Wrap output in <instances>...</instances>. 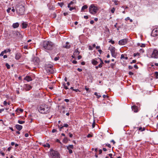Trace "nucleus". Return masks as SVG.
Returning a JSON list of instances; mask_svg holds the SVG:
<instances>
[{
  "label": "nucleus",
  "mask_w": 158,
  "mask_h": 158,
  "mask_svg": "<svg viewBox=\"0 0 158 158\" xmlns=\"http://www.w3.org/2000/svg\"><path fill=\"white\" fill-rule=\"evenodd\" d=\"M18 122L20 124H23V123H24L25 122L24 121L20 120H18Z\"/></svg>",
  "instance_id": "33"
},
{
  "label": "nucleus",
  "mask_w": 158,
  "mask_h": 158,
  "mask_svg": "<svg viewBox=\"0 0 158 158\" xmlns=\"http://www.w3.org/2000/svg\"><path fill=\"white\" fill-rule=\"evenodd\" d=\"M67 147V149H73V145H69Z\"/></svg>",
  "instance_id": "24"
},
{
  "label": "nucleus",
  "mask_w": 158,
  "mask_h": 158,
  "mask_svg": "<svg viewBox=\"0 0 158 158\" xmlns=\"http://www.w3.org/2000/svg\"><path fill=\"white\" fill-rule=\"evenodd\" d=\"M24 80H26L27 81H30L32 80L31 78L29 76H27L24 78Z\"/></svg>",
  "instance_id": "16"
},
{
  "label": "nucleus",
  "mask_w": 158,
  "mask_h": 158,
  "mask_svg": "<svg viewBox=\"0 0 158 158\" xmlns=\"http://www.w3.org/2000/svg\"><path fill=\"white\" fill-rule=\"evenodd\" d=\"M22 26L23 28H25L27 27L28 24L26 22H23L22 23Z\"/></svg>",
  "instance_id": "17"
},
{
  "label": "nucleus",
  "mask_w": 158,
  "mask_h": 158,
  "mask_svg": "<svg viewBox=\"0 0 158 158\" xmlns=\"http://www.w3.org/2000/svg\"><path fill=\"white\" fill-rule=\"evenodd\" d=\"M105 145L106 146H107V147H109V148H110L111 147V145L109 144L106 143Z\"/></svg>",
  "instance_id": "39"
},
{
  "label": "nucleus",
  "mask_w": 158,
  "mask_h": 158,
  "mask_svg": "<svg viewBox=\"0 0 158 158\" xmlns=\"http://www.w3.org/2000/svg\"><path fill=\"white\" fill-rule=\"evenodd\" d=\"M92 127L93 128L95 126V122L94 121L93 123L92 124Z\"/></svg>",
  "instance_id": "49"
},
{
  "label": "nucleus",
  "mask_w": 158,
  "mask_h": 158,
  "mask_svg": "<svg viewBox=\"0 0 158 158\" xmlns=\"http://www.w3.org/2000/svg\"><path fill=\"white\" fill-rule=\"evenodd\" d=\"M69 150V152L70 154H71L73 153V151L71 149H67Z\"/></svg>",
  "instance_id": "41"
},
{
  "label": "nucleus",
  "mask_w": 158,
  "mask_h": 158,
  "mask_svg": "<svg viewBox=\"0 0 158 158\" xmlns=\"http://www.w3.org/2000/svg\"><path fill=\"white\" fill-rule=\"evenodd\" d=\"M63 126L64 127H69V125L67 124H64Z\"/></svg>",
  "instance_id": "44"
},
{
  "label": "nucleus",
  "mask_w": 158,
  "mask_h": 158,
  "mask_svg": "<svg viewBox=\"0 0 158 158\" xmlns=\"http://www.w3.org/2000/svg\"><path fill=\"white\" fill-rule=\"evenodd\" d=\"M129 74L130 75H133L134 73L131 72H129Z\"/></svg>",
  "instance_id": "54"
},
{
  "label": "nucleus",
  "mask_w": 158,
  "mask_h": 158,
  "mask_svg": "<svg viewBox=\"0 0 158 158\" xmlns=\"http://www.w3.org/2000/svg\"><path fill=\"white\" fill-rule=\"evenodd\" d=\"M10 51L11 50L10 49H7L3 51V52H4V53H6L7 52H10Z\"/></svg>",
  "instance_id": "26"
},
{
  "label": "nucleus",
  "mask_w": 158,
  "mask_h": 158,
  "mask_svg": "<svg viewBox=\"0 0 158 158\" xmlns=\"http://www.w3.org/2000/svg\"><path fill=\"white\" fill-rule=\"evenodd\" d=\"M123 58H124L126 60H127V59H128V58L127 56L124 57V55L123 54H122L121 55V59H123Z\"/></svg>",
  "instance_id": "30"
},
{
  "label": "nucleus",
  "mask_w": 158,
  "mask_h": 158,
  "mask_svg": "<svg viewBox=\"0 0 158 158\" xmlns=\"http://www.w3.org/2000/svg\"><path fill=\"white\" fill-rule=\"evenodd\" d=\"M6 67L8 69H10V65H9V64H8L7 63H6Z\"/></svg>",
  "instance_id": "34"
},
{
  "label": "nucleus",
  "mask_w": 158,
  "mask_h": 158,
  "mask_svg": "<svg viewBox=\"0 0 158 158\" xmlns=\"http://www.w3.org/2000/svg\"><path fill=\"white\" fill-rule=\"evenodd\" d=\"M137 45L138 46H140L141 47H144L145 46V44H140L139 43H138L137 44Z\"/></svg>",
  "instance_id": "28"
},
{
  "label": "nucleus",
  "mask_w": 158,
  "mask_h": 158,
  "mask_svg": "<svg viewBox=\"0 0 158 158\" xmlns=\"http://www.w3.org/2000/svg\"><path fill=\"white\" fill-rule=\"evenodd\" d=\"M136 62V60H133L132 62H131L130 63L131 64H132V63H135Z\"/></svg>",
  "instance_id": "45"
},
{
  "label": "nucleus",
  "mask_w": 158,
  "mask_h": 158,
  "mask_svg": "<svg viewBox=\"0 0 158 158\" xmlns=\"http://www.w3.org/2000/svg\"><path fill=\"white\" fill-rule=\"evenodd\" d=\"M16 111L19 112V111H20L21 112H22L23 110V109H17V110H16Z\"/></svg>",
  "instance_id": "38"
},
{
  "label": "nucleus",
  "mask_w": 158,
  "mask_h": 158,
  "mask_svg": "<svg viewBox=\"0 0 158 158\" xmlns=\"http://www.w3.org/2000/svg\"><path fill=\"white\" fill-rule=\"evenodd\" d=\"M80 52L78 51V49L77 48L74 52L73 55H74L77 56L79 55Z\"/></svg>",
  "instance_id": "20"
},
{
  "label": "nucleus",
  "mask_w": 158,
  "mask_h": 158,
  "mask_svg": "<svg viewBox=\"0 0 158 158\" xmlns=\"http://www.w3.org/2000/svg\"><path fill=\"white\" fill-rule=\"evenodd\" d=\"M98 10V8L94 4L90 5L89 8V11L92 14L95 15Z\"/></svg>",
  "instance_id": "3"
},
{
  "label": "nucleus",
  "mask_w": 158,
  "mask_h": 158,
  "mask_svg": "<svg viewBox=\"0 0 158 158\" xmlns=\"http://www.w3.org/2000/svg\"><path fill=\"white\" fill-rule=\"evenodd\" d=\"M114 3L116 5H118V1H114Z\"/></svg>",
  "instance_id": "46"
},
{
  "label": "nucleus",
  "mask_w": 158,
  "mask_h": 158,
  "mask_svg": "<svg viewBox=\"0 0 158 158\" xmlns=\"http://www.w3.org/2000/svg\"><path fill=\"white\" fill-rule=\"evenodd\" d=\"M77 70L79 71V72H81L82 71V69H80L79 68H78L77 69Z\"/></svg>",
  "instance_id": "61"
},
{
  "label": "nucleus",
  "mask_w": 158,
  "mask_h": 158,
  "mask_svg": "<svg viewBox=\"0 0 158 158\" xmlns=\"http://www.w3.org/2000/svg\"><path fill=\"white\" fill-rule=\"evenodd\" d=\"M84 18L85 19H87L88 18V16H84Z\"/></svg>",
  "instance_id": "62"
},
{
  "label": "nucleus",
  "mask_w": 158,
  "mask_h": 158,
  "mask_svg": "<svg viewBox=\"0 0 158 158\" xmlns=\"http://www.w3.org/2000/svg\"><path fill=\"white\" fill-rule=\"evenodd\" d=\"M33 61L34 64L38 66L40 62L39 59L37 57H35L34 58Z\"/></svg>",
  "instance_id": "10"
},
{
  "label": "nucleus",
  "mask_w": 158,
  "mask_h": 158,
  "mask_svg": "<svg viewBox=\"0 0 158 158\" xmlns=\"http://www.w3.org/2000/svg\"><path fill=\"white\" fill-rule=\"evenodd\" d=\"M50 107L46 105H40L39 109V112L42 114H47L50 112Z\"/></svg>",
  "instance_id": "2"
},
{
  "label": "nucleus",
  "mask_w": 158,
  "mask_h": 158,
  "mask_svg": "<svg viewBox=\"0 0 158 158\" xmlns=\"http://www.w3.org/2000/svg\"><path fill=\"white\" fill-rule=\"evenodd\" d=\"M102 150L106 152V151H107V149H106V148H103Z\"/></svg>",
  "instance_id": "60"
},
{
  "label": "nucleus",
  "mask_w": 158,
  "mask_h": 158,
  "mask_svg": "<svg viewBox=\"0 0 158 158\" xmlns=\"http://www.w3.org/2000/svg\"><path fill=\"white\" fill-rule=\"evenodd\" d=\"M133 66L131 65H129L128 66V68L130 69H133Z\"/></svg>",
  "instance_id": "50"
},
{
  "label": "nucleus",
  "mask_w": 158,
  "mask_h": 158,
  "mask_svg": "<svg viewBox=\"0 0 158 158\" xmlns=\"http://www.w3.org/2000/svg\"><path fill=\"white\" fill-rule=\"evenodd\" d=\"M94 22L93 20H92L90 21V23L91 24H94Z\"/></svg>",
  "instance_id": "58"
},
{
  "label": "nucleus",
  "mask_w": 158,
  "mask_h": 158,
  "mask_svg": "<svg viewBox=\"0 0 158 158\" xmlns=\"http://www.w3.org/2000/svg\"><path fill=\"white\" fill-rule=\"evenodd\" d=\"M56 131V130L55 129H53L52 131V133H54Z\"/></svg>",
  "instance_id": "59"
},
{
  "label": "nucleus",
  "mask_w": 158,
  "mask_h": 158,
  "mask_svg": "<svg viewBox=\"0 0 158 158\" xmlns=\"http://www.w3.org/2000/svg\"><path fill=\"white\" fill-rule=\"evenodd\" d=\"M44 147H47L49 148L50 147V145L48 143H46L44 145Z\"/></svg>",
  "instance_id": "31"
},
{
  "label": "nucleus",
  "mask_w": 158,
  "mask_h": 158,
  "mask_svg": "<svg viewBox=\"0 0 158 158\" xmlns=\"http://www.w3.org/2000/svg\"><path fill=\"white\" fill-rule=\"evenodd\" d=\"M109 42L111 43L112 44H113L114 43V42L113 40H110L109 41Z\"/></svg>",
  "instance_id": "52"
},
{
  "label": "nucleus",
  "mask_w": 158,
  "mask_h": 158,
  "mask_svg": "<svg viewBox=\"0 0 158 158\" xmlns=\"http://www.w3.org/2000/svg\"><path fill=\"white\" fill-rule=\"evenodd\" d=\"M85 89L87 92L89 91V88H87L86 86L85 87Z\"/></svg>",
  "instance_id": "56"
},
{
  "label": "nucleus",
  "mask_w": 158,
  "mask_h": 158,
  "mask_svg": "<svg viewBox=\"0 0 158 158\" xmlns=\"http://www.w3.org/2000/svg\"><path fill=\"white\" fill-rule=\"evenodd\" d=\"M140 55V53L139 52H137V53H134L133 54V56L134 57H135L136 56H138V58H139V56Z\"/></svg>",
  "instance_id": "27"
},
{
  "label": "nucleus",
  "mask_w": 158,
  "mask_h": 158,
  "mask_svg": "<svg viewBox=\"0 0 158 158\" xmlns=\"http://www.w3.org/2000/svg\"><path fill=\"white\" fill-rule=\"evenodd\" d=\"M145 127L142 128L141 127H140L138 128V130L140 131H145Z\"/></svg>",
  "instance_id": "23"
},
{
  "label": "nucleus",
  "mask_w": 158,
  "mask_h": 158,
  "mask_svg": "<svg viewBox=\"0 0 158 158\" xmlns=\"http://www.w3.org/2000/svg\"><path fill=\"white\" fill-rule=\"evenodd\" d=\"M139 52L140 53H143L144 52V50L143 49L141 48L139 50Z\"/></svg>",
  "instance_id": "43"
},
{
  "label": "nucleus",
  "mask_w": 158,
  "mask_h": 158,
  "mask_svg": "<svg viewBox=\"0 0 158 158\" xmlns=\"http://www.w3.org/2000/svg\"><path fill=\"white\" fill-rule=\"evenodd\" d=\"M152 58H158V51L156 49H154L151 55Z\"/></svg>",
  "instance_id": "7"
},
{
  "label": "nucleus",
  "mask_w": 158,
  "mask_h": 158,
  "mask_svg": "<svg viewBox=\"0 0 158 158\" xmlns=\"http://www.w3.org/2000/svg\"><path fill=\"white\" fill-rule=\"evenodd\" d=\"M92 136V135H91L90 134H89L87 135V137L88 138H89V137H91Z\"/></svg>",
  "instance_id": "51"
},
{
  "label": "nucleus",
  "mask_w": 158,
  "mask_h": 158,
  "mask_svg": "<svg viewBox=\"0 0 158 158\" xmlns=\"http://www.w3.org/2000/svg\"><path fill=\"white\" fill-rule=\"evenodd\" d=\"M22 56L21 54L20 53H17L15 54V59L16 60H18Z\"/></svg>",
  "instance_id": "12"
},
{
  "label": "nucleus",
  "mask_w": 158,
  "mask_h": 158,
  "mask_svg": "<svg viewBox=\"0 0 158 158\" xmlns=\"http://www.w3.org/2000/svg\"><path fill=\"white\" fill-rule=\"evenodd\" d=\"M15 127L19 131H20L23 128V127L22 126L18 124L15 125Z\"/></svg>",
  "instance_id": "15"
},
{
  "label": "nucleus",
  "mask_w": 158,
  "mask_h": 158,
  "mask_svg": "<svg viewBox=\"0 0 158 158\" xmlns=\"http://www.w3.org/2000/svg\"><path fill=\"white\" fill-rule=\"evenodd\" d=\"M26 86L27 88V90H29L30 89H31V87L29 85H26Z\"/></svg>",
  "instance_id": "32"
},
{
  "label": "nucleus",
  "mask_w": 158,
  "mask_h": 158,
  "mask_svg": "<svg viewBox=\"0 0 158 158\" xmlns=\"http://www.w3.org/2000/svg\"><path fill=\"white\" fill-rule=\"evenodd\" d=\"M51 154L52 158H60V154L57 151H51Z\"/></svg>",
  "instance_id": "6"
},
{
  "label": "nucleus",
  "mask_w": 158,
  "mask_h": 158,
  "mask_svg": "<svg viewBox=\"0 0 158 158\" xmlns=\"http://www.w3.org/2000/svg\"><path fill=\"white\" fill-rule=\"evenodd\" d=\"M94 94L97 96L98 98H99L101 97V96L100 95V94H98L97 92H95Z\"/></svg>",
  "instance_id": "29"
},
{
  "label": "nucleus",
  "mask_w": 158,
  "mask_h": 158,
  "mask_svg": "<svg viewBox=\"0 0 158 158\" xmlns=\"http://www.w3.org/2000/svg\"><path fill=\"white\" fill-rule=\"evenodd\" d=\"M11 8H8L7 10V12H8V13H9L10 12V10H11Z\"/></svg>",
  "instance_id": "53"
},
{
  "label": "nucleus",
  "mask_w": 158,
  "mask_h": 158,
  "mask_svg": "<svg viewBox=\"0 0 158 158\" xmlns=\"http://www.w3.org/2000/svg\"><path fill=\"white\" fill-rule=\"evenodd\" d=\"M48 6L49 10H54L55 7L54 6L50 4H48Z\"/></svg>",
  "instance_id": "14"
},
{
  "label": "nucleus",
  "mask_w": 158,
  "mask_h": 158,
  "mask_svg": "<svg viewBox=\"0 0 158 158\" xmlns=\"http://www.w3.org/2000/svg\"><path fill=\"white\" fill-rule=\"evenodd\" d=\"M91 62H92V64L93 65H96L98 63V62L95 59H93L91 61Z\"/></svg>",
  "instance_id": "19"
},
{
  "label": "nucleus",
  "mask_w": 158,
  "mask_h": 158,
  "mask_svg": "<svg viewBox=\"0 0 158 158\" xmlns=\"http://www.w3.org/2000/svg\"><path fill=\"white\" fill-rule=\"evenodd\" d=\"M114 64L112 63L110 64L111 67L112 68H114Z\"/></svg>",
  "instance_id": "57"
},
{
  "label": "nucleus",
  "mask_w": 158,
  "mask_h": 158,
  "mask_svg": "<svg viewBox=\"0 0 158 158\" xmlns=\"http://www.w3.org/2000/svg\"><path fill=\"white\" fill-rule=\"evenodd\" d=\"M69 135L70 137L72 138L73 137V135L70 132L69 133Z\"/></svg>",
  "instance_id": "48"
},
{
  "label": "nucleus",
  "mask_w": 158,
  "mask_h": 158,
  "mask_svg": "<svg viewBox=\"0 0 158 158\" xmlns=\"http://www.w3.org/2000/svg\"><path fill=\"white\" fill-rule=\"evenodd\" d=\"M98 59L100 60L101 63L100 64L98 65V67L100 68L102 67V64H103V62L101 59L99 58H98Z\"/></svg>",
  "instance_id": "22"
},
{
  "label": "nucleus",
  "mask_w": 158,
  "mask_h": 158,
  "mask_svg": "<svg viewBox=\"0 0 158 158\" xmlns=\"http://www.w3.org/2000/svg\"><path fill=\"white\" fill-rule=\"evenodd\" d=\"M5 53H4V52H3V51L0 54V56H3V55Z\"/></svg>",
  "instance_id": "55"
},
{
  "label": "nucleus",
  "mask_w": 158,
  "mask_h": 158,
  "mask_svg": "<svg viewBox=\"0 0 158 158\" xmlns=\"http://www.w3.org/2000/svg\"><path fill=\"white\" fill-rule=\"evenodd\" d=\"M115 10V8L114 7H113L111 10L110 11L112 13H114Z\"/></svg>",
  "instance_id": "35"
},
{
  "label": "nucleus",
  "mask_w": 158,
  "mask_h": 158,
  "mask_svg": "<svg viewBox=\"0 0 158 158\" xmlns=\"http://www.w3.org/2000/svg\"><path fill=\"white\" fill-rule=\"evenodd\" d=\"M128 39H124L120 40L118 42V44L121 45H124L126 44L127 42Z\"/></svg>",
  "instance_id": "9"
},
{
  "label": "nucleus",
  "mask_w": 158,
  "mask_h": 158,
  "mask_svg": "<svg viewBox=\"0 0 158 158\" xmlns=\"http://www.w3.org/2000/svg\"><path fill=\"white\" fill-rule=\"evenodd\" d=\"M59 57H55V58H54V60L55 61H57L58 60H59Z\"/></svg>",
  "instance_id": "47"
},
{
  "label": "nucleus",
  "mask_w": 158,
  "mask_h": 158,
  "mask_svg": "<svg viewBox=\"0 0 158 158\" xmlns=\"http://www.w3.org/2000/svg\"><path fill=\"white\" fill-rule=\"evenodd\" d=\"M60 127L59 126H58V127L59 128L60 131H61L62 130V129L64 127L63 126H62V125H60Z\"/></svg>",
  "instance_id": "40"
},
{
  "label": "nucleus",
  "mask_w": 158,
  "mask_h": 158,
  "mask_svg": "<svg viewBox=\"0 0 158 158\" xmlns=\"http://www.w3.org/2000/svg\"><path fill=\"white\" fill-rule=\"evenodd\" d=\"M81 57H82V56H81L79 55L78 56L77 58L78 60H80L81 58Z\"/></svg>",
  "instance_id": "63"
},
{
  "label": "nucleus",
  "mask_w": 158,
  "mask_h": 158,
  "mask_svg": "<svg viewBox=\"0 0 158 158\" xmlns=\"http://www.w3.org/2000/svg\"><path fill=\"white\" fill-rule=\"evenodd\" d=\"M98 51L100 54H101L102 52V50L101 49L98 50Z\"/></svg>",
  "instance_id": "64"
},
{
  "label": "nucleus",
  "mask_w": 158,
  "mask_h": 158,
  "mask_svg": "<svg viewBox=\"0 0 158 158\" xmlns=\"http://www.w3.org/2000/svg\"><path fill=\"white\" fill-rule=\"evenodd\" d=\"M88 8V6L87 5H85L83 6L81 8V10L84 11L85 9H86Z\"/></svg>",
  "instance_id": "25"
},
{
  "label": "nucleus",
  "mask_w": 158,
  "mask_h": 158,
  "mask_svg": "<svg viewBox=\"0 0 158 158\" xmlns=\"http://www.w3.org/2000/svg\"><path fill=\"white\" fill-rule=\"evenodd\" d=\"M17 11L19 14L21 15H23L25 11L24 7H18L17 9Z\"/></svg>",
  "instance_id": "8"
},
{
  "label": "nucleus",
  "mask_w": 158,
  "mask_h": 158,
  "mask_svg": "<svg viewBox=\"0 0 158 158\" xmlns=\"http://www.w3.org/2000/svg\"><path fill=\"white\" fill-rule=\"evenodd\" d=\"M131 108L135 112H137L138 111V107L135 105L131 107Z\"/></svg>",
  "instance_id": "13"
},
{
  "label": "nucleus",
  "mask_w": 158,
  "mask_h": 158,
  "mask_svg": "<svg viewBox=\"0 0 158 158\" xmlns=\"http://www.w3.org/2000/svg\"><path fill=\"white\" fill-rule=\"evenodd\" d=\"M12 33L15 36H17L18 35L17 32L16 31H13Z\"/></svg>",
  "instance_id": "37"
},
{
  "label": "nucleus",
  "mask_w": 158,
  "mask_h": 158,
  "mask_svg": "<svg viewBox=\"0 0 158 158\" xmlns=\"http://www.w3.org/2000/svg\"><path fill=\"white\" fill-rule=\"evenodd\" d=\"M58 4H59V5L61 7H62L64 4V3L63 2L58 3Z\"/></svg>",
  "instance_id": "42"
},
{
  "label": "nucleus",
  "mask_w": 158,
  "mask_h": 158,
  "mask_svg": "<svg viewBox=\"0 0 158 158\" xmlns=\"http://www.w3.org/2000/svg\"><path fill=\"white\" fill-rule=\"evenodd\" d=\"M43 46L45 49L51 50L53 48L54 44L50 41L46 40L44 42Z\"/></svg>",
  "instance_id": "1"
},
{
  "label": "nucleus",
  "mask_w": 158,
  "mask_h": 158,
  "mask_svg": "<svg viewBox=\"0 0 158 158\" xmlns=\"http://www.w3.org/2000/svg\"><path fill=\"white\" fill-rule=\"evenodd\" d=\"M152 34L154 35V36H156L158 35V27L155 28L152 31Z\"/></svg>",
  "instance_id": "11"
},
{
  "label": "nucleus",
  "mask_w": 158,
  "mask_h": 158,
  "mask_svg": "<svg viewBox=\"0 0 158 158\" xmlns=\"http://www.w3.org/2000/svg\"><path fill=\"white\" fill-rule=\"evenodd\" d=\"M45 69L47 72L49 73H53L54 72L53 66L51 64H48L45 65Z\"/></svg>",
  "instance_id": "4"
},
{
  "label": "nucleus",
  "mask_w": 158,
  "mask_h": 158,
  "mask_svg": "<svg viewBox=\"0 0 158 158\" xmlns=\"http://www.w3.org/2000/svg\"><path fill=\"white\" fill-rule=\"evenodd\" d=\"M155 75L156 78L157 79L158 78V72H156L155 73Z\"/></svg>",
  "instance_id": "36"
},
{
  "label": "nucleus",
  "mask_w": 158,
  "mask_h": 158,
  "mask_svg": "<svg viewBox=\"0 0 158 158\" xmlns=\"http://www.w3.org/2000/svg\"><path fill=\"white\" fill-rule=\"evenodd\" d=\"M70 45H69V43L66 42L65 45H63V47L66 48H70Z\"/></svg>",
  "instance_id": "18"
},
{
  "label": "nucleus",
  "mask_w": 158,
  "mask_h": 158,
  "mask_svg": "<svg viewBox=\"0 0 158 158\" xmlns=\"http://www.w3.org/2000/svg\"><path fill=\"white\" fill-rule=\"evenodd\" d=\"M19 26V24L18 23H14L13 24V27L14 28H16L18 27Z\"/></svg>",
  "instance_id": "21"
},
{
  "label": "nucleus",
  "mask_w": 158,
  "mask_h": 158,
  "mask_svg": "<svg viewBox=\"0 0 158 158\" xmlns=\"http://www.w3.org/2000/svg\"><path fill=\"white\" fill-rule=\"evenodd\" d=\"M109 49L110 51L112 56L116 58L117 55V52H116V49L114 47L111 46L109 48Z\"/></svg>",
  "instance_id": "5"
}]
</instances>
